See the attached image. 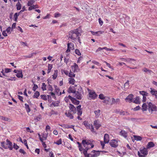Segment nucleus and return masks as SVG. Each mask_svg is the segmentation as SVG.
Returning <instances> with one entry per match:
<instances>
[{
	"label": "nucleus",
	"instance_id": "obj_1",
	"mask_svg": "<svg viewBox=\"0 0 157 157\" xmlns=\"http://www.w3.org/2000/svg\"><path fill=\"white\" fill-rule=\"evenodd\" d=\"M80 33L79 32L78 29H76L73 30H71L69 33L68 38L71 39L72 40V41H75L77 38L78 42L79 43L81 44L80 38L79 37L80 36Z\"/></svg>",
	"mask_w": 157,
	"mask_h": 157
},
{
	"label": "nucleus",
	"instance_id": "obj_2",
	"mask_svg": "<svg viewBox=\"0 0 157 157\" xmlns=\"http://www.w3.org/2000/svg\"><path fill=\"white\" fill-rule=\"evenodd\" d=\"M82 144L86 149V150H85L83 152L84 155H86L87 151L89 149L93 148L94 147V145L92 143L90 140H83L82 141Z\"/></svg>",
	"mask_w": 157,
	"mask_h": 157
},
{
	"label": "nucleus",
	"instance_id": "obj_3",
	"mask_svg": "<svg viewBox=\"0 0 157 157\" xmlns=\"http://www.w3.org/2000/svg\"><path fill=\"white\" fill-rule=\"evenodd\" d=\"M148 153L147 149L143 147L140 149V151H138V155L139 157H146Z\"/></svg>",
	"mask_w": 157,
	"mask_h": 157
},
{
	"label": "nucleus",
	"instance_id": "obj_4",
	"mask_svg": "<svg viewBox=\"0 0 157 157\" xmlns=\"http://www.w3.org/2000/svg\"><path fill=\"white\" fill-rule=\"evenodd\" d=\"M148 110L150 113H152L153 112H157V107L155 105L151 102L148 103Z\"/></svg>",
	"mask_w": 157,
	"mask_h": 157
},
{
	"label": "nucleus",
	"instance_id": "obj_5",
	"mask_svg": "<svg viewBox=\"0 0 157 157\" xmlns=\"http://www.w3.org/2000/svg\"><path fill=\"white\" fill-rule=\"evenodd\" d=\"M78 91H76L74 94V97L78 100H81L82 98V95L81 93H82V88L79 86L78 89Z\"/></svg>",
	"mask_w": 157,
	"mask_h": 157
},
{
	"label": "nucleus",
	"instance_id": "obj_6",
	"mask_svg": "<svg viewBox=\"0 0 157 157\" xmlns=\"http://www.w3.org/2000/svg\"><path fill=\"white\" fill-rule=\"evenodd\" d=\"M89 97L88 99L90 100H94L98 97V95L94 90H89Z\"/></svg>",
	"mask_w": 157,
	"mask_h": 157
},
{
	"label": "nucleus",
	"instance_id": "obj_7",
	"mask_svg": "<svg viewBox=\"0 0 157 157\" xmlns=\"http://www.w3.org/2000/svg\"><path fill=\"white\" fill-rule=\"evenodd\" d=\"M83 124L87 129H90L92 132H94V128L92 124H90L86 121H84L83 122Z\"/></svg>",
	"mask_w": 157,
	"mask_h": 157
},
{
	"label": "nucleus",
	"instance_id": "obj_8",
	"mask_svg": "<svg viewBox=\"0 0 157 157\" xmlns=\"http://www.w3.org/2000/svg\"><path fill=\"white\" fill-rule=\"evenodd\" d=\"M81 105H79L76 108L77 111V114L78 117L77 118L79 120H82V118L80 117V116L82 115V111L81 109Z\"/></svg>",
	"mask_w": 157,
	"mask_h": 157
},
{
	"label": "nucleus",
	"instance_id": "obj_9",
	"mask_svg": "<svg viewBox=\"0 0 157 157\" xmlns=\"http://www.w3.org/2000/svg\"><path fill=\"white\" fill-rule=\"evenodd\" d=\"M99 151H96L95 150H93L91 151L92 153H93L94 154H88L87 153L86 155H84L85 157H96L99 155V153L97 154L96 152H99Z\"/></svg>",
	"mask_w": 157,
	"mask_h": 157
},
{
	"label": "nucleus",
	"instance_id": "obj_10",
	"mask_svg": "<svg viewBox=\"0 0 157 157\" xmlns=\"http://www.w3.org/2000/svg\"><path fill=\"white\" fill-rule=\"evenodd\" d=\"M109 144L112 147L116 148L118 146V140L116 139H113L109 142Z\"/></svg>",
	"mask_w": 157,
	"mask_h": 157
},
{
	"label": "nucleus",
	"instance_id": "obj_11",
	"mask_svg": "<svg viewBox=\"0 0 157 157\" xmlns=\"http://www.w3.org/2000/svg\"><path fill=\"white\" fill-rule=\"evenodd\" d=\"M67 48L66 51V52L68 53L70 52L71 50L74 49V44L72 43H68L67 44Z\"/></svg>",
	"mask_w": 157,
	"mask_h": 157
},
{
	"label": "nucleus",
	"instance_id": "obj_12",
	"mask_svg": "<svg viewBox=\"0 0 157 157\" xmlns=\"http://www.w3.org/2000/svg\"><path fill=\"white\" fill-rule=\"evenodd\" d=\"M69 110L71 112H72L73 114L75 113H76L77 109L73 105L70 104L69 106Z\"/></svg>",
	"mask_w": 157,
	"mask_h": 157
},
{
	"label": "nucleus",
	"instance_id": "obj_13",
	"mask_svg": "<svg viewBox=\"0 0 157 157\" xmlns=\"http://www.w3.org/2000/svg\"><path fill=\"white\" fill-rule=\"evenodd\" d=\"M72 70L74 72H78L79 71V69L78 65L75 63H74V65L71 66Z\"/></svg>",
	"mask_w": 157,
	"mask_h": 157
},
{
	"label": "nucleus",
	"instance_id": "obj_14",
	"mask_svg": "<svg viewBox=\"0 0 157 157\" xmlns=\"http://www.w3.org/2000/svg\"><path fill=\"white\" fill-rule=\"evenodd\" d=\"M150 92L152 96H154L155 98L157 99V90L152 88H150Z\"/></svg>",
	"mask_w": 157,
	"mask_h": 157
},
{
	"label": "nucleus",
	"instance_id": "obj_15",
	"mask_svg": "<svg viewBox=\"0 0 157 157\" xmlns=\"http://www.w3.org/2000/svg\"><path fill=\"white\" fill-rule=\"evenodd\" d=\"M133 95L132 94H129L125 98V100L127 102L131 103L132 101L133 98Z\"/></svg>",
	"mask_w": 157,
	"mask_h": 157
},
{
	"label": "nucleus",
	"instance_id": "obj_16",
	"mask_svg": "<svg viewBox=\"0 0 157 157\" xmlns=\"http://www.w3.org/2000/svg\"><path fill=\"white\" fill-rule=\"evenodd\" d=\"M70 99L72 103L74 104L78 105L79 103V101L76 100L75 98L72 97L71 96L69 95Z\"/></svg>",
	"mask_w": 157,
	"mask_h": 157
},
{
	"label": "nucleus",
	"instance_id": "obj_17",
	"mask_svg": "<svg viewBox=\"0 0 157 157\" xmlns=\"http://www.w3.org/2000/svg\"><path fill=\"white\" fill-rule=\"evenodd\" d=\"M115 113L117 114H119L120 115H126L128 114V113L127 112L123 111L122 110H120L116 109L115 112Z\"/></svg>",
	"mask_w": 157,
	"mask_h": 157
},
{
	"label": "nucleus",
	"instance_id": "obj_18",
	"mask_svg": "<svg viewBox=\"0 0 157 157\" xmlns=\"http://www.w3.org/2000/svg\"><path fill=\"white\" fill-rule=\"evenodd\" d=\"M6 142H7L6 145H8L7 146L8 148H9L10 150H12L13 148L12 142L8 139L6 140Z\"/></svg>",
	"mask_w": 157,
	"mask_h": 157
},
{
	"label": "nucleus",
	"instance_id": "obj_19",
	"mask_svg": "<svg viewBox=\"0 0 157 157\" xmlns=\"http://www.w3.org/2000/svg\"><path fill=\"white\" fill-rule=\"evenodd\" d=\"M104 140L105 143H108L109 141V135L107 134H105L104 136Z\"/></svg>",
	"mask_w": 157,
	"mask_h": 157
},
{
	"label": "nucleus",
	"instance_id": "obj_20",
	"mask_svg": "<svg viewBox=\"0 0 157 157\" xmlns=\"http://www.w3.org/2000/svg\"><path fill=\"white\" fill-rule=\"evenodd\" d=\"M155 144L152 142H150L148 143V144L146 145V148L148 149H149L150 148L153 147L155 146Z\"/></svg>",
	"mask_w": 157,
	"mask_h": 157
},
{
	"label": "nucleus",
	"instance_id": "obj_21",
	"mask_svg": "<svg viewBox=\"0 0 157 157\" xmlns=\"http://www.w3.org/2000/svg\"><path fill=\"white\" fill-rule=\"evenodd\" d=\"M120 134L125 138L128 137L127 132L124 130H121L120 132Z\"/></svg>",
	"mask_w": 157,
	"mask_h": 157
},
{
	"label": "nucleus",
	"instance_id": "obj_22",
	"mask_svg": "<svg viewBox=\"0 0 157 157\" xmlns=\"http://www.w3.org/2000/svg\"><path fill=\"white\" fill-rule=\"evenodd\" d=\"M67 92L69 93H73L74 94L75 93L76 91L74 86H70L67 90Z\"/></svg>",
	"mask_w": 157,
	"mask_h": 157
},
{
	"label": "nucleus",
	"instance_id": "obj_23",
	"mask_svg": "<svg viewBox=\"0 0 157 157\" xmlns=\"http://www.w3.org/2000/svg\"><path fill=\"white\" fill-rule=\"evenodd\" d=\"M94 125L97 129H98L101 126L99 124V121L98 120H95L94 122Z\"/></svg>",
	"mask_w": 157,
	"mask_h": 157
},
{
	"label": "nucleus",
	"instance_id": "obj_24",
	"mask_svg": "<svg viewBox=\"0 0 157 157\" xmlns=\"http://www.w3.org/2000/svg\"><path fill=\"white\" fill-rule=\"evenodd\" d=\"M16 75L18 78H22L23 76L22 70L21 69L19 70V71L17 73Z\"/></svg>",
	"mask_w": 157,
	"mask_h": 157
},
{
	"label": "nucleus",
	"instance_id": "obj_25",
	"mask_svg": "<svg viewBox=\"0 0 157 157\" xmlns=\"http://www.w3.org/2000/svg\"><path fill=\"white\" fill-rule=\"evenodd\" d=\"M29 6L30 7L28 8V10L29 11L33 9H35L36 8H39L38 6L36 4L35 5H32Z\"/></svg>",
	"mask_w": 157,
	"mask_h": 157
},
{
	"label": "nucleus",
	"instance_id": "obj_26",
	"mask_svg": "<svg viewBox=\"0 0 157 157\" xmlns=\"http://www.w3.org/2000/svg\"><path fill=\"white\" fill-rule=\"evenodd\" d=\"M110 100V97L106 96L104 99H103V101H102L103 103L105 104H108L109 103Z\"/></svg>",
	"mask_w": 157,
	"mask_h": 157
},
{
	"label": "nucleus",
	"instance_id": "obj_27",
	"mask_svg": "<svg viewBox=\"0 0 157 157\" xmlns=\"http://www.w3.org/2000/svg\"><path fill=\"white\" fill-rule=\"evenodd\" d=\"M65 114L67 117H69L70 119H72L74 118L73 116L70 111L65 113Z\"/></svg>",
	"mask_w": 157,
	"mask_h": 157
},
{
	"label": "nucleus",
	"instance_id": "obj_28",
	"mask_svg": "<svg viewBox=\"0 0 157 157\" xmlns=\"http://www.w3.org/2000/svg\"><path fill=\"white\" fill-rule=\"evenodd\" d=\"M140 98L139 97L137 96L135 98V100H134L133 102L136 104H140Z\"/></svg>",
	"mask_w": 157,
	"mask_h": 157
},
{
	"label": "nucleus",
	"instance_id": "obj_29",
	"mask_svg": "<svg viewBox=\"0 0 157 157\" xmlns=\"http://www.w3.org/2000/svg\"><path fill=\"white\" fill-rule=\"evenodd\" d=\"M133 136L135 140L136 141H140L142 139V138L140 136L134 135Z\"/></svg>",
	"mask_w": 157,
	"mask_h": 157
},
{
	"label": "nucleus",
	"instance_id": "obj_30",
	"mask_svg": "<svg viewBox=\"0 0 157 157\" xmlns=\"http://www.w3.org/2000/svg\"><path fill=\"white\" fill-rule=\"evenodd\" d=\"M25 108L26 109L27 112V113H29L31 111V109L29 107V106L28 104L26 103L25 104Z\"/></svg>",
	"mask_w": 157,
	"mask_h": 157
},
{
	"label": "nucleus",
	"instance_id": "obj_31",
	"mask_svg": "<svg viewBox=\"0 0 157 157\" xmlns=\"http://www.w3.org/2000/svg\"><path fill=\"white\" fill-rule=\"evenodd\" d=\"M147 109V106L145 103H144L142 106V110L143 111H146Z\"/></svg>",
	"mask_w": 157,
	"mask_h": 157
},
{
	"label": "nucleus",
	"instance_id": "obj_32",
	"mask_svg": "<svg viewBox=\"0 0 157 157\" xmlns=\"http://www.w3.org/2000/svg\"><path fill=\"white\" fill-rule=\"evenodd\" d=\"M68 81L69 83L72 85L74 84L75 82V79L72 78H69Z\"/></svg>",
	"mask_w": 157,
	"mask_h": 157
},
{
	"label": "nucleus",
	"instance_id": "obj_33",
	"mask_svg": "<svg viewBox=\"0 0 157 157\" xmlns=\"http://www.w3.org/2000/svg\"><path fill=\"white\" fill-rule=\"evenodd\" d=\"M139 93L140 94H141L143 96H148V93L147 92H146L144 91H140Z\"/></svg>",
	"mask_w": 157,
	"mask_h": 157
},
{
	"label": "nucleus",
	"instance_id": "obj_34",
	"mask_svg": "<svg viewBox=\"0 0 157 157\" xmlns=\"http://www.w3.org/2000/svg\"><path fill=\"white\" fill-rule=\"evenodd\" d=\"M100 111L99 109L94 111V113L95 114V117L96 118H98L99 117L100 115Z\"/></svg>",
	"mask_w": 157,
	"mask_h": 157
},
{
	"label": "nucleus",
	"instance_id": "obj_35",
	"mask_svg": "<svg viewBox=\"0 0 157 157\" xmlns=\"http://www.w3.org/2000/svg\"><path fill=\"white\" fill-rule=\"evenodd\" d=\"M36 1V0H30L27 3L28 6H31Z\"/></svg>",
	"mask_w": 157,
	"mask_h": 157
},
{
	"label": "nucleus",
	"instance_id": "obj_36",
	"mask_svg": "<svg viewBox=\"0 0 157 157\" xmlns=\"http://www.w3.org/2000/svg\"><path fill=\"white\" fill-rule=\"evenodd\" d=\"M58 75V70H56L55 71L53 75H52V78L53 79H56Z\"/></svg>",
	"mask_w": 157,
	"mask_h": 157
},
{
	"label": "nucleus",
	"instance_id": "obj_37",
	"mask_svg": "<svg viewBox=\"0 0 157 157\" xmlns=\"http://www.w3.org/2000/svg\"><path fill=\"white\" fill-rule=\"evenodd\" d=\"M50 114L51 115H58L59 113L56 111H55L53 110H52L50 112Z\"/></svg>",
	"mask_w": 157,
	"mask_h": 157
},
{
	"label": "nucleus",
	"instance_id": "obj_38",
	"mask_svg": "<svg viewBox=\"0 0 157 157\" xmlns=\"http://www.w3.org/2000/svg\"><path fill=\"white\" fill-rule=\"evenodd\" d=\"M40 94L39 92L38 91H36L33 96V98H38V97L40 95Z\"/></svg>",
	"mask_w": 157,
	"mask_h": 157
},
{
	"label": "nucleus",
	"instance_id": "obj_39",
	"mask_svg": "<svg viewBox=\"0 0 157 157\" xmlns=\"http://www.w3.org/2000/svg\"><path fill=\"white\" fill-rule=\"evenodd\" d=\"M129 87V81L127 80L124 83V89H127Z\"/></svg>",
	"mask_w": 157,
	"mask_h": 157
},
{
	"label": "nucleus",
	"instance_id": "obj_40",
	"mask_svg": "<svg viewBox=\"0 0 157 157\" xmlns=\"http://www.w3.org/2000/svg\"><path fill=\"white\" fill-rule=\"evenodd\" d=\"M0 118L1 120L5 121H9L10 120V118L4 117L2 116H0Z\"/></svg>",
	"mask_w": 157,
	"mask_h": 157
},
{
	"label": "nucleus",
	"instance_id": "obj_41",
	"mask_svg": "<svg viewBox=\"0 0 157 157\" xmlns=\"http://www.w3.org/2000/svg\"><path fill=\"white\" fill-rule=\"evenodd\" d=\"M41 119V116L40 115H39L37 116H36L34 118V120L36 121H40Z\"/></svg>",
	"mask_w": 157,
	"mask_h": 157
},
{
	"label": "nucleus",
	"instance_id": "obj_42",
	"mask_svg": "<svg viewBox=\"0 0 157 157\" xmlns=\"http://www.w3.org/2000/svg\"><path fill=\"white\" fill-rule=\"evenodd\" d=\"M52 68V64H48V72L47 73L48 74L49 73L50 71L51 70Z\"/></svg>",
	"mask_w": 157,
	"mask_h": 157
},
{
	"label": "nucleus",
	"instance_id": "obj_43",
	"mask_svg": "<svg viewBox=\"0 0 157 157\" xmlns=\"http://www.w3.org/2000/svg\"><path fill=\"white\" fill-rule=\"evenodd\" d=\"M1 146L5 149H7V146L5 142L3 141L1 142Z\"/></svg>",
	"mask_w": 157,
	"mask_h": 157
},
{
	"label": "nucleus",
	"instance_id": "obj_44",
	"mask_svg": "<svg viewBox=\"0 0 157 157\" xmlns=\"http://www.w3.org/2000/svg\"><path fill=\"white\" fill-rule=\"evenodd\" d=\"M20 13H15L14 16L13 17L14 18V20L15 21H17V20L18 17V16L19 15Z\"/></svg>",
	"mask_w": 157,
	"mask_h": 157
},
{
	"label": "nucleus",
	"instance_id": "obj_45",
	"mask_svg": "<svg viewBox=\"0 0 157 157\" xmlns=\"http://www.w3.org/2000/svg\"><path fill=\"white\" fill-rule=\"evenodd\" d=\"M71 78L75 77V74L71 71H70L68 75Z\"/></svg>",
	"mask_w": 157,
	"mask_h": 157
},
{
	"label": "nucleus",
	"instance_id": "obj_46",
	"mask_svg": "<svg viewBox=\"0 0 157 157\" xmlns=\"http://www.w3.org/2000/svg\"><path fill=\"white\" fill-rule=\"evenodd\" d=\"M106 97L103 94H101L99 95V98L101 100H103Z\"/></svg>",
	"mask_w": 157,
	"mask_h": 157
},
{
	"label": "nucleus",
	"instance_id": "obj_47",
	"mask_svg": "<svg viewBox=\"0 0 157 157\" xmlns=\"http://www.w3.org/2000/svg\"><path fill=\"white\" fill-rule=\"evenodd\" d=\"M17 9L18 10H19L21 9V6L20 2H18L16 5Z\"/></svg>",
	"mask_w": 157,
	"mask_h": 157
},
{
	"label": "nucleus",
	"instance_id": "obj_48",
	"mask_svg": "<svg viewBox=\"0 0 157 157\" xmlns=\"http://www.w3.org/2000/svg\"><path fill=\"white\" fill-rule=\"evenodd\" d=\"M78 147L79 148V150L80 151H81V153L83 152H83H84V151L85 150H86V148L85 149H83V148H82V145H81V146H78Z\"/></svg>",
	"mask_w": 157,
	"mask_h": 157
},
{
	"label": "nucleus",
	"instance_id": "obj_49",
	"mask_svg": "<svg viewBox=\"0 0 157 157\" xmlns=\"http://www.w3.org/2000/svg\"><path fill=\"white\" fill-rule=\"evenodd\" d=\"M41 98L45 101H46L47 99V96L45 95H40Z\"/></svg>",
	"mask_w": 157,
	"mask_h": 157
},
{
	"label": "nucleus",
	"instance_id": "obj_50",
	"mask_svg": "<svg viewBox=\"0 0 157 157\" xmlns=\"http://www.w3.org/2000/svg\"><path fill=\"white\" fill-rule=\"evenodd\" d=\"M46 85L45 83H43L42 84L41 88L43 91L45 90H46Z\"/></svg>",
	"mask_w": 157,
	"mask_h": 157
},
{
	"label": "nucleus",
	"instance_id": "obj_51",
	"mask_svg": "<svg viewBox=\"0 0 157 157\" xmlns=\"http://www.w3.org/2000/svg\"><path fill=\"white\" fill-rule=\"evenodd\" d=\"M103 33H104L103 31H98V32H95V35L99 36L102 34Z\"/></svg>",
	"mask_w": 157,
	"mask_h": 157
},
{
	"label": "nucleus",
	"instance_id": "obj_52",
	"mask_svg": "<svg viewBox=\"0 0 157 157\" xmlns=\"http://www.w3.org/2000/svg\"><path fill=\"white\" fill-rule=\"evenodd\" d=\"M131 61H135V60L132 58H127L126 59V62L131 63Z\"/></svg>",
	"mask_w": 157,
	"mask_h": 157
},
{
	"label": "nucleus",
	"instance_id": "obj_53",
	"mask_svg": "<svg viewBox=\"0 0 157 157\" xmlns=\"http://www.w3.org/2000/svg\"><path fill=\"white\" fill-rule=\"evenodd\" d=\"M75 54H77L78 55L80 56L81 55V53L78 49H76L75 50Z\"/></svg>",
	"mask_w": 157,
	"mask_h": 157
},
{
	"label": "nucleus",
	"instance_id": "obj_54",
	"mask_svg": "<svg viewBox=\"0 0 157 157\" xmlns=\"http://www.w3.org/2000/svg\"><path fill=\"white\" fill-rule=\"evenodd\" d=\"M55 144L59 145L60 144H62V140L61 139H59L56 142H55L54 143Z\"/></svg>",
	"mask_w": 157,
	"mask_h": 157
},
{
	"label": "nucleus",
	"instance_id": "obj_55",
	"mask_svg": "<svg viewBox=\"0 0 157 157\" xmlns=\"http://www.w3.org/2000/svg\"><path fill=\"white\" fill-rule=\"evenodd\" d=\"M11 69L8 68H6L5 69V72L6 73H9L11 71Z\"/></svg>",
	"mask_w": 157,
	"mask_h": 157
},
{
	"label": "nucleus",
	"instance_id": "obj_56",
	"mask_svg": "<svg viewBox=\"0 0 157 157\" xmlns=\"http://www.w3.org/2000/svg\"><path fill=\"white\" fill-rule=\"evenodd\" d=\"M48 90L49 91H52L53 90V88L52 86L49 85L48 86Z\"/></svg>",
	"mask_w": 157,
	"mask_h": 157
},
{
	"label": "nucleus",
	"instance_id": "obj_57",
	"mask_svg": "<svg viewBox=\"0 0 157 157\" xmlns=\"http://www.w3.org/2000/svg\"><path fill=\"white\" fill-rule=\"evenodd\" d=\"M38 87L37 85L34 84V86L33 87L32 90L34 91H35L36 89L38 88Z\"/></svg>",
	"mask_w": 157,
	"mask_h": 157
},
{
	"label": "nucleus",
	"instance_id": "obj_58",
	"mask_svg": "<svg viewBox=\"0 0 157 157\" xmlns=\"http://www.w3.org/2000/svg\"><path fill=\"white\" fill-rule=\"evenodd\" d=\"M24 143L25 145L26 146L27 148L29 149V147L27 143V141L25 139L23 140Z\"/></svg>",
	"mask_w": 157,
	"mask_h": 157
},
{
	"label": "nucleus",
	"instance_id": "obj_59",
	"mask_svg": "<svg viewBox=\"0 0 157 157\" xmlns=\"http://www.w3.org/2000/svg\"><path fill=\"white\" fill-rule=\"evenodd\" d=\"M19 151L20 153L23 154L24 155L26 153L24 150L22 149H20Z\"/></svg>",
	"mask_w": 157,
	"mask_h": 157
},
{
	"label": "nucleus",
	"instance_id": "obj_60",
	"mask_svg": "<svg viewBox=\"0 0 157 157\" xmlns=\"http://www.w3.org/2000/svg\"><path fill=\"white\" fill-rule=\"evenodd\" d=\"M100 144H101L102 146V149H104V148L105 145V142H103V141H100Z\"/></svg>",
	"mask_w": 157,
	"mask_h": 157
},
{
	"label": "nucleus",
	"instance_id": "obj_61",
	"mask_svg": "<svg viewBox=\"0 0 157 157\" xmlns=\"http://www.w3.org/2000/svg\"><path fill=\"white\" fill-rule=\"evenodd\" d=\"M92 62L93 63L95 64L96 65H97L98 66H100L101 65V64H100L98 62L96 61H95V60L92 61Z\"/></svg>",
	"mask_w": 157,
	"mask_h": 157
},
{
	"label": "nucleus",
	"instance_id": "obj_62",
	"mask_svg": "<svg viewBox=\"0 0 157 157\" xmlns=\"http://www.w3.org/2000/svg\"><path fill=\"white\" fill-rule=\"evenodd\" d=\"M103 62L105 63H106V65L108 67H109V68H112L113 70V69L111 67V66L110 64L109 63H108L107 62H106L105 61H104Z\"/></svg>",
	"mask_w": 157,
	"mask_h": 157
},
{
	"label": "nucleus",
	"instance_id": "obj_63",
	"mask_svg": "<svg viewBox=\"0 0 157 157\" xmlns=\"http://www.w3.org/2000/svg\"><path fill=\"white\" fill-rule=\"evenodd\" d=\"M13 148L16 150H17L19 148V147L16 144H14Z\"/></svg>",
	"mask_w": 157,
	"mask_h": 157
},
{
	"label": "nucleus",
	"instance_id": "obj_64",
	"mask_svg": "<svg viewBox=\"0 0 157 157\" xmlns=\"http://www.w3.org/2000/svg\"><path fill=\"white\" fill-rule=\"evenodd\" d=\"M98 21L99 22V24L101 25H102L103 24V21L101 20V18H99L98 19Z\"/></svg>",
	"mask_w": 157,
	"mask_h": 157
}]
</instances>
